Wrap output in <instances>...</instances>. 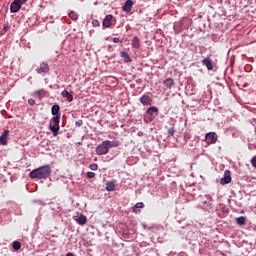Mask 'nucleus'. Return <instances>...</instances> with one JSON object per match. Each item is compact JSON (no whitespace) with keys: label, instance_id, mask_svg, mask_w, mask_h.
<instances>
[{"label":"nucleus","instance_id":"obj_4","mask_svg":"<svg viewBox=\"0 0 256 256\" xmlns=\"http://www.w3.org/2000/svg\"><path fill=\"white\" fill-rule=\"evenodd\" d=\"M219 137L217 136V133L215 132H209L205 136V141L207 145H215L217 143Z\"/></svg>","mask_w":256,"mask_h":256},{"label":"nucleus","instance_id":"obj_7","mask_svg":"<svg viewBox=\"0 0 256 256\" xmlns=\"http://www.w3.org/2000/svg\"><path fill=\"white\" fill-rule=\"evenodd\" d=\"M139 101H140V103H141L142 105H145V106H147V105H153V98L150 97V96L147 95V94L142 95Z\"/></svg>","mask_w":256,"mask_h":256},{"label":"nucleus","instance_id":"obj_28","mask_svg":"<svg viewBox=\"0 0 256 256\" xmlns=\"http://www.w3.org/2000/svg\"><path fill=\"white\" fill-rule=\"evenodd\" d=\"M9 29H11L10 25H4L3 29H2V35L7 33V31H9Z\"/></svg>","mask_w":256,"mask_h":256},{"label":"nucleus","instance_id":"obj_24","mask_svg":"<svg viewBox=\"0 0 256 256\" xmlns=\"http://www.w3.org/2000/svg\"><path fill=\"white\" fill-rule=\"evenodd\" d=\"M247 218L245 216H240L236 219L237 225H245Z\"/></svg>","mask_w":256,"mask_h":256},{"label":"nucleus","instance_id":"obj_25","mask_svg":"<svg viewBox=\"0 0 256 256\" xmlns=\"http://www.w3.org/2000/svg\"><path fill=\"white\" fill-rule=\"evenodd\" d=\"M68 15L72 21H77V19H79V15L75 11H71Z\"/></svg>","mask_w":256,"mask_h":256},{"label":"nucleus","instance_id":"obj_19","mask_svg":"<svg viewBox=\"0 0 256 256\" xmlns=\"http://www.w3.org/2000/svg\"><path fill=\"white\" fill-rule=\"evenodd\" d=\"M120 57H122V59H124V62H125V63H131V61H133V60L131 59V56H129V53H127L126 51H122V52L120 53Z\"/></svg>","mask_w":256,"mask_h":256},{"label":"nucleus","instance_id":"obj_6","mask_svg":"<svg viewBox=\"0 0 256 256\" xmlns=\"http://www.w3.org/2000/svg\"><path fill=\"white\" fill-rule=\"evenodd\" d=\"M232 178H231V171L226 170L224 171V176L223 178L220 179V183L222 185H229V183H231Z\"/></svg>","mask_w":256,"mask_h":256},{"label":"nucleus","instance_id":"obj_27","mask_svg":"<svg viewBox=\"0 0 256 256\" xmlns=\"http://www.w3.org/2000/svg\"><path fill=\"white\" fill-rule=\"evenodd\" d=\"M89 169H91V171H97V169H99V165L93 163L89 165Z\"/></svg>","mask_w":256,"mask_h":256},{"label":"nucleus","instance_id":"obj_23","mask_svg":"<svg viewBox=\"0 0 256 256\" xmlns=\"http://www.w3.org/2000/svg\"><path fill=\"white\" fill-rule=\"evenodd\" d=\"M106 191H115V182L110 181L106 183Z\"/></svg>","mask_w":256,"mask_h":256},{"label":"nucleus","instance_id":"obj_37","mask_svg":"<svg viewBox=\"0 0 256 256\" xmlns=\"http://www.w3.org/2000/svg\"><path fill=\"white\" fill-rule=\"evenodd\" d=\"M66 256H75V254H73V252H68Z\"/></svg>","mask_w":256,"mask_h":256},{"label":"nucleus","instance_id":"obj_33","mask_svg":"<svg viewBox=\"0 0 256 256\" xmlns=\"http://www.w3.org/2000/svg\"><path fill=\"white\" fill-rule=\"evenodd\" d=\"M92 25L94 26V27H99V20H92Z\"/></svg>","mask_w":256,"mask_h":256},{"label":"nucleus","instance_id":"obj_21","mask_svg":"<svg viewBox=\"0 0 256 256\" xmlns=\"http://www.w3.org/2000/svg\"><path fill=\"white\" fill-rule=\"evenodd\" d=\"M47 95V92L45 89H40L34 92V97H38V99H43Z\"/></svg>","mask_w":256,"mask_h":256},{"label":"nucleus","instance_id":"obj_35","mask_svg":"<svg viewBox=\"0 0 256 256\" xmlns=\"http://www.w3.org/2000/svg\"><path fill=\"white\" fill-rule=\"evenodd\" d=\"M83 125V120H79L76 122V127H81Z\"/></svg>","mask_w":256,"mask_h":256},{"label":"nucleus","instance_id":"obj_26","mask_svg":"<svg viewBox=\"0 0 256 256\" xmlns=\"http://www.w3.org/2000/svg\"><path fill=\"white\" fill-rule=\"evenodd\" d=\"M12 247L14 251H19V249H21V242L19 241H14L12 243Z\"/></svg>","mask_w":256,"mask_h":256},{"label":"nucleus","instance_id":"obj_13","mask_svg":"<svg viewBox=\"0 0 256 256\" xmlns=\"http://www.w3.org/2000/svg\"><path fill=\"white\" fill-rule=\"evenodd\" d=\"M19 9H21L20 4L17 0H14L10 5V11L11 13H18Z\"/></svg>","mask_w":256,"mask_h":256},{"label":"nucleus","instance_id":"obj_3","mask_svg":"<svg viewBox=\"0 0 256 256\" xmlns=\"http://www.w3.org/2000/svg\"><path fill=\"white\" fill-rule=\"evenodd\" d=\"M113 23H117V19H115L114 15L108 14L103 19L102 26L105 27V29H109Z\"/></svg>","mask_w":256,"mask_h":256},{"label":"nucleus","instance_id":"obj_18","mask_svg":"<svg viewBox=\"0 0 256 256\" xmlns=\"http://www.w3.org/2000/svg\"><path fill=\"white\" fill-rule=\"evenodd\" d=\"M133 49H140L141 48V40L139 39V37L135 36L132 39V43H131Z\"/></svg>","mask_w":256,"mask_h":256},{"label":"nucleus","instance_id":"obj_9","mask_svg":"<svg viewBox=\"0 0 256 256\" xmlns=\"http://www.w3.org/2000/svg\"><path fill=\"white\" fill-rule=\"evenodd\" d=\"M73 219L79 225H85V223H87V216H85L83 214H80L79 216H74Z\"/></svg>","mask_w":256,"mask_h":256},{"label":"nucleus","instance_id":"obj_15","mask_svg":"<svg viewBox=\"0 0 256 256\" xmlns=\"http://www.w3.org/2000/svg\"><path fill=\"white\" fill-rule=\"evenodd\" d=\"M9 137V130H5L0 136V145H7V138Z\"/></svg>","mask_w":256,"mask_h":256},{"label":"nucleus","instance_id":"obj_16","mask_svg":"<svg viewBox=\"0 0 256 256\" xmlns=\"http://www.w3.org/2000/svg\"><path fill=\"white\" fill-rule=\"evenodd\" d=\"M108 147V149H111L113 147H119V145H121V142H119V140H105L104 141Z\"/></svg>","mask_w":256,"mask_h":256},{"label":"nucleus","instance_id":"obj_31","mask_svg":"<svg viewBox=\"0 0 256 256\" xmlns=\"http://www.w3.org/2000/svg\"><path fill=\"white\" fill-rule=\"evenodd\" d=\"M168 135H170L171 137H173V135H175V127L168 129Z\"/></svg>","mask_w":256,"mask_h":256},{"label":"nucleus","instance_id":"obj_2","mask_svg":"<svg viewBox=\"0 0 256 256\" xmlns=\"http://www.w3.org/2000/svg\"><path fill=\"white\" fill-rule=\"evenodd\" d=\"M52 123H54V125H49V129L50 131H52L53 133V136L54 137H57V135H59V129H60V126H59V123H60V120H59V117H53L51 119Z\"/></svg>","mask_w":256,"mask_h":256},{"label":"nucleus","instance_id":"obj_10","mask_svg":"<svg viewBox=\"0 0 256 256\" xmlns=\"http://www.w3.org/2000/svg\"><path fill=\"white\" fill-rule=\"evenodd\" d=\"M36 72L41 74V73H49V64L43 62L40 64V67L36 69Z\"/></svg>","mask_w":256,"mask_h":256},{"label":"nucleus","instance_id":"obj_22","mask_svg":"<svg viewBox=\"0 0 256 256\" xmlns=\"http://www.w3.org/2000/svg\"><path fill=\"white\" fill-rule=\"evenodd\" d=\"M143 207H145V204H143V202L136 203L133 207V213H139V209H143Z\"/></svg>","mask_w":256,"mask_h":256},{"label":"nucleus","instance_id":"obj_17","mask_svg":"<svg viewBox=\"0 0 256 256\" xmlns=\"http://www.w3.org/2000/svg\"><path fill=\"white\" fill-rule=\"evenodd\" d=\"M131 9H133V0H126V2L123 5V11L129 13Z\"/></svg>","mask_w":256,"mask_h":256},{"label":"nucleus","instance_id":"obj_14","mask_svg":"<svg viewBox=\"0 0 256 256\" xmlns=\"http://www.w3.org/2000/svg\"><path fill=\"white\" fill-rule=\"evenodd\" d=\"M163 85L166 89H171L175 86V80L173 78H167L163 81Z\"/></svg>","mask_w":256,"mask_h":256},{"label":"nucleus","instance_id":"obj_34","mask_svg":"<svg viewBox=\"0 0 256 256\" xmlns=\"http://www.w3.org/2000/svg\"><path fill=\"white\" fill-rule=\"evenodd\" d=\"M28 103H29V105H35V100L34 99H32V98H30L29 100H28Z\"/></svg>","mask_w":256,"mask_h":256},{"label":"nucleus","instance_id":"obj_29","mask_svg":"<svg viewBox=\"0 0 256 256\" xmlns=\"http://www.w3.org/2000/svg\"><path fill=\"white\" fill-rule=\"evenodd\" d=\"M189 139H191V134L189 132H185L184 133V141H186V143H187V141H189Z\"/></svg>","mask_w":256,"mask_h":256},{"label":"nucleus","instance_id":"obj_8","mask_svg":"<svg viewBox=\"0 0 256 256\" xmlns=\"http://www.w3.org/2000/svg\"><path fill=\"white\" fill-rule=\"evenodd\" d=\"M59 111H61V107H59L58 104L52 106L51 108L52 115H54V117H58V120H61V113H59Z\"/></svg>","mask_w":256,"mask_h":256},{"label":"nucleus","instance_id":"obj_30","mask_svg":"<svg viewBox=\"0 0 256 256\" xmlns=\"http://www.w3.org/2000/svg\"><path fill=\"white\" fill-rule=\"evenodd\" d=\"M86 176H87V179H93L95 177V172H87Z\"/></svg>","mask_w":256,"mask_h":256},{"label":"nucleus","instance_id":"obj_12","mask_svg":"<svg viewBox=\"0 0 256 256\" xmlns=\"http://www.w3.org/2000/svg\"><path fill=\"white\" fill-rule=\"evenodd\" d=\"M202 64L208 69V71H213V61L211 58L203 59Z\"/></svg>","mask_w":256,"mask_h":256},{"label":"nucleus","instance_id":"obj_11","mask_svg":"<svg viewBox=\"0 0 256 256\" xmlns=\"http://www.w3.org/2000/svg\"><path fill=\"white\" fill-rule=\"evenodd\" d=\"M146 113L150 115V117H157V115H159V108L152 106L147 109Z\"/></svg>","mask_w":256,"mask_h":256},{"label":"nucleus","instance_id":"obj_20","mask_svg":"<svg viewBox=\"0 0 256 256\" xmlns=\"http://www.w3.org/2000/svg\"><path fill=\"white\" fill-rule=\"evenodd\" d=\"M62 97H64L69 103H71V101H73V95L71 93H69L67 90H63L61 92Z\"/></svg>","mask_w":256,"mask_h":256},{"label":"nucleus","instance_id":"obj_1","mask_svg":"<svg viewBox=\"0 0 256 256\" xmlns=\"http://www.w3.org/2000/svg\"><path fill=\"white\" fill-rule=\"evenodd\" d=\"M30 179H49L51 177V166L44 165L32 170L29 173Z\"/></svg>","mask_w":256,"mask_h":256},{"label":"nucleus","instance_id":"obj_5","mask_svg":"<svg viewBox=\"0 0 256 256\" xmlns=\"http://www.w3.org/2000/svg\"><path fill=\"white\" fill-rule=\"evenodd\" d=\"M96 155H107L109 153V147L106 142L103 141L100 145H98L95 149Z\"/></svg>","mask_w":256,"mask_h":256},{"label":"nucleus","instance_id":"obj_36","mask_svg":"<svg viewBox=\"0 0 256 256\" xmlns=\"http://www.w3.org/2000/svg\"><path fill=\"white\" fill-rule=\"evenodd\" d=\"M121 39L119 38H113V43H120Z\"/></svg>","mask_w":256,"mask_h":256},{"label":"nucleus","instance_id":"obj_32","mask_svg":"<svg viewBox=\"0 0 256 256\" xmlns=\"http://www.w3.org/2000/svg\"><path fill=\"white\" fill-rule=\"evenodd\" d=\"M251 165L256 169V156L251 159Z\"/></svg>","mask_w":256,"mask_h":256}]
</instances>
